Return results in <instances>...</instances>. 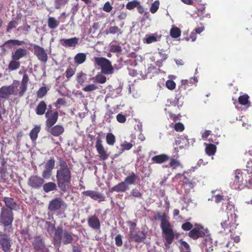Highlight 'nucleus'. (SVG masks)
Instances as JSON below:
<instances>
[{
    "label": "nucleus",
    "instance_id": "29",
    "mask_svg": "<svg viewBox=\"0 0 252 252\" xmlns=\"http://www.w3.org/2000/svg\"><path fill=\"white\" fill-rule=\"evenodd\" d=\"M29 81V76L27 74L25 73L23 75L22 80V84L20 87L21 90L19 93V96H21L23 95L27 89V86L28 82Z\"/></svg>",
    "mask_w": 252,
    "mask_h": 252
},
{
    "label": "nucleus",
    "instance_id": "46",
    "mask_svg": "<svg viewBox=\"0 0 252 252\" xmlns=\"http://www.w3.org/2000/svg\"><path fill=\"white\" fill-rule=\"evenodd\" d=\"M130 195L138 198H142V193L137 188L133 189L130 191Z\"/></svg>",
    "mask_w": 252,
    "mask_h": 252
},
{
    "label": "nucleus",
    "instance_id": "34",
    "mask_svg": "<svg viewBox=\"0 0 252 252\" xmlns=\"http://www.w3.org/2000/svg\"><path fill=\"white\" fill-rule=\"evenodd\" d=\"M206 145V148H205V152L207 155H208L209 156L214 155L215 154L216 152L217 147L216 146L213 144H206L205 143Z\"/></svg>",
    "mask_w": 252,
    "mask_h": 252
},
{
    "label": "nucleus",
    "instance_id": "49",
    "mask_svg": "<svg viewBox=\"0 0 252 252\" xmlns=\"http://www.w3.org/2000/svg\"><path fill=\"white\" fill-rule=\"evenodd\" d=\"M69 0H55V6L56 9H60L62 6L67 3Z\"/></svg>",
    "mask_w": 252,
    "mask_h": 252
},
{
    "label": "nucleus",
    "instance_id": "41",
    "mask_svg": "<svg viewBox=\"0 0 252 252\" xmlns=\"http://www.w3.org/2000/svg\"><path fill=\"white\" fill-rule=\"evenodd\" d=\"M157 41V36L155 35H148L147 34L146 35V37L143 39L144 43L146 44H150Z\"/></svg>",
    "mask_w": 252,
    "mask_h": 252
},
{
    "label": "nucleus",
    "instance_id": "31",
    "mask_svg": "<svg viewBox=\"0 0 252 252\" xmlns=\"http://www.w3.org/2000/svg\"><path fill=\"white\" fill-rule=\"evenodd\" d=\"M40 126H35L30 132L29 135L31 139L32 142L36 141L38 137V133L40 131Z\"/></svg>",
    "mask_w": 252,
    "mask_h": 252
},
{
    "label": "nucleus",
    "instance_id": "47",
    "mask_svg": "<svg viewBox=\"0 0 252 252\" xmlns=\"http://www.w3.org/2000/svg\"><path fill=\"white\" fill-rule=\"evenodd\" d=\"M47 93V90L46 87H42L37 92V97L41 98L46 94Z\"/></svg>",
    "mask_w": 252,
    "mask_h": 252
},
{
    "label": "nucleus",
    "instance_id": "37",
    "mask_svg": "<svg viewBox=\"0 0 252 252\" xmlns=\"http://www.w3.org/2000/svg\"><path fill=\"white\" fill-rule=\"evenodd\" d=\"M20 66V63L17 60H12L9 62L8 68L10 71L18 69Z\"/></svg>",
    "mask_w": 252,
    "mask_h": 252
},
{
    "label": "nucleus",
    "instance_id": "35",
    "mask_svg": "<svg viewBox=\"0 0 252 252\" xmlns=\"http://www.w3.org/2000/svg\"><path fill=\"white\" fill-rule=\"evenodd\" d=\"M86 60V55L85 53H78L74 57L75 63L78 64H80L85 62Z\"/></svg>",
    "mask_w": 252,
    "mask_h": 252
},
{
    "label": "nucleus",
    "instance_id": "19",
    "mask_svg": "<svg viewBox=\"0 0 252 252\" xmlns=\"http://www.w3.org/2000/svg\"><path fill=\"white\" fill-rule=\"evenodd\" d=\"M88 225L95 230L100 229L101 223L100 220L96 215L90 216L88 219Z\"/></svg>",
    "mask_w": 252,
    "mask_h": 252
},
{
    "label": "nucleus",
    "instance_id": "61",
    "mask_svg": "<svg viewBox=\"0 0 252 252\" xmlns=\"http://www.w3.org/2000/svg\"><path fill=\"white\" fill-rule=\"evenodd\" d=\"M117 120L120 123H124L126 121V115L119 113L117 115Z\"/></svg>",
    "mask_w": 252,
    "mask_h": 252
},
{
    "label": "nucleus",
    "instance_id": "27",
    "mask_svg": "<svg viewBox=\"0 0 252 252\" xmlns=\"http://www.w3.org/2000/svg\"><path fill=\"white\" fill-rule=\"evenodd\" d=\"M169 159V157L164 154L155 156L152 158V161L156 163L161 164L167 161Z\"/></svg>",
    "mask_w": 252,
    "mask_h": 252
},
{
    "label": "nucleus",
    "instance_id": "51",
    "mask_svg": "<svg viewBox=\"0 0 252 252\" xmlns=\"http://www.w3.org/2000/svg\"><path fill=\"white\" fill-rule=\"evenodd\" d=\"M165 86L169 90H173L176 88L175 82L172 80H167L165 83Z\"/></svg>",
    "mask_w": 252,
    "mask_h": 252
},
{
    "label": "nucleus",
    "instance_id": "28",
    "mask_svg": "<svg viewBox=\"0 0 252 252\" xmlns=\"http://www.w3.org/2000/svg\"><path fill=\"white\" fill-rule=\"evenodd\" d=\"M42 188L44 191L46 193L56 190L57 189L56 184L52 182L43 184Z\"/></svg>",
    "mask_w": 252,
    "mask_h": 252
},
{
    "label": "nucleus",
    "instance_id": "2",
    "mask_svg": "<svg viewBox=\"0 0 252 252\" xmlns=\"http://www.w3.org/2000/svg\"><path fill=\"white\" fill-rule=\"evenodd\" d=\"M157 216V219L160 221V227L165 240L164 245L167 247L173 243L175 238L173 226L169 221V217L165 213L158 212Z\"/></svg>",
    "mask_w": 252,
    "mask_h": 252
},
{
    "label": "nucleus",
    "instance_id": "14",
    "mask_svg": "<svg viewBox=\"0 0 252 252\" xmlns=\"http://www.w3.org/2000/svg\"><path fill=\"white\" fill-rule=\"evenodd\" d=\"M32 46L34 54L38 59L44 63H46L48 61V56L44 49L36 44H33Z\"/></svg>",
    "mask_w": 252,
    "mask_h": 252
},
{
    "label": "nucleus",
    "instance_id": "12",
    "mask_svg": "<svg viewBox=\"0 0 252 252\" xmlns=\"http://www.w3.org/2000/svg\"><path fill=\"white\" fill-rule=\"evenodd\" d=\"M17 87L14 85L2 86L0 88V98H7L10 95H17V93L15 92V89Z\"/></svg>",
    "mask_w": 252,
    "mask_h": 252
},
{
    "label": "nucleus",
    "instance_id": "3",
    "mask_svg": "<svg viewBox=\"0 0 252 252\" xmlns=\"http://www.w3.org/2000/svg\"><path fill=\"white\" fill-rule=\"evenodd\" d=\"M54 240L55 243H58L59 245L62 244L67 245L72 242L73 238L72 234L66 229H63L62 226H58L55 229Z\"/></svg>",
    "mask_w": 252,
    "mask_h": 252
},
{
    "label": "nucleus",
    "instance_id": "43",
    "mask_svg": "<svg viewBox=\"0 0 252 252\" xmlns=\"http://www.w3.org/2000/svg\"><path fill=\"white\" fill-rule=\"evenodd\" d=\"M75 71L76 69L75 68H72L71 66L67 67L65 71V76L67 80H69L75 74Z\"/></svg>",
    "mask_w": 252,
    "mask_h": 252
},
{
    "label": "nucleus",
    "instance_id": "58",
    "mask_svg": "<svg viewBox=\"0 0 252 252\" xmlns=\"http://www.w3.org/2000/svg\"><path fill=\"white\" fill-rule=\"evenodd\" d=\"M174 128L177 132H182L185 129L184 125L181 123H176L174 125Z\"/></svg>",
    "mask_w": 252,
    "mask_h": 252
},
{
    "label": "nucleus",
    "instance_id": "52",
    "mask_svg": "<svg viewBox=\"0 0 252 252\" xmlns=\"http://www.w3.org/2000/svg\"><path fill=\"white\" fill-rule=\"evenodd\" d=\"M181 228L184 231H190L193 228V225L190 222L187 221L182 224Z\"/></svg>",
    "mask_w": 252,
    "mask_h": 252
},
{
    "label": "nucleus",
    "instance_id": "54",
    "mask_svg": "<svg viewBox=\"0 0 252 252\" xmlns=\"http://www.w3.org/2000/svg\"><path fill=\"white\" fill-rule=\"evenodd\" d=\"M65 101L64 98H58L56 102H54L53 105L56 107L57 109L60 108L61 106L64 105Z\"/></svg>",
    "mask_w": 252,
    "mask_h": 252
},
{
    "label": "nucleus",
    "instance_id": "59",
    "mask_svg": "<svg viewBox=\"0 0 252 252\" xmlns=\"http://www.w3.org/2000/svg\"><path fill=\"white\" fill-rule=\"evenodd\" d=\"M127 224L129 226V233H131L132 232H133V231L136 230V222H133V221H127Z\"/></svg>",
    "mask_w": 252,
    "mask_h": 252
},
{
    "label": "nucleus",
    "instance_id": "4",
    "mask_svg": "<svg viewBox=\"0 0 252 252\" xmlns=\"http://www.w3.org/2000/svg\"><path fill=\"white\" fill-rule=\"evenodd\" d=\"M248 176L250 177V176L248 174H245L244 175L243 173L240 170H236L233 183L232 185V188L236 189H241L243 187L248 186V183L251 185L252 182L250 180L248 181L247 179Z\"/></svg>",
    "mask_w": 252,
    "mask_h": 252
},
{
    "label": "nucleus",
    "instance_id": "9",
    "mask_svg": "<svg viewBox=\"0 0 252 252\" xmlns=\"http://www.w3.org/2000/svg\"><path fill=\"white\" fill-rule=\"evenodd\" d=\"M44 179L42 176L40 177L37 175L31 176L28 180V185L31 188L33 189H39L44 183Z\"/></svg>",
    "mask_w": 252,
    "mask_h": 252
},
{
    "label": "nucleus",
    "instance_id": "6",
    "mask_svg": "<svg viewBox=\"0 0 252 252\" xmlns=\"http://www.w3.org/2000/svg\"><path fill=\"white\" fill-rule=\"evenodd\" d=\"M14 220V214L13 211L3 207L1 208L0 214V222L4 226H8L12 225Z\"/></svg>",
    "mask_w": 252,
    "mask_h": 252
},
{
    "label": "nucleus",
    "instance_id": "15",
    "mask_svg": "<svg viewBox=\"0 0 252 252\" xmlns=\"http://www.w3.org/2000/svg\"><path fill=\"white\" fill-rule=\"evenodd\" d=\"M58 111H47L45 113V117L47 119L46 121V128H50L57 122L58 119Z\"/></svg>",
    "mask_w": 252,
    "mask_h": 252
},
{
    "label": "nucleus",
    "instance_id": "56",
    "mask_svg": "<svg viewBox=\"0 0 252 252\" xmlns=\"http://www.w3.org/2000/svg\"><path fill=\"white\" fill-rule=\"evenodd\" d=\"M46 224L47 225L46 230L49 233H52L54 231L55 232V225L49 221H46Z\"/></svg>",
    "mask_w": 252,
    "mask_h": 252
},
{
    "label": "nucleus",
    "instance_id": "21",
    "mask_svg": "<svg viewBox=\"0 0 252 252\" xmlns=\"http://www.w3.org/2000/svg\"><path fill=\"white\" fill-rule=\"evenodd\" d=\"M46 129L52 135L56 137L61 135L64 131L63 127L62 126L58 125L55 126H52L50 128H47Z\"/></svg>",
    "mask_w": 252,
    "mask_h": 252
},
{
    "label": "nucleus",
    "instance_id": "38",
    "mask_svg": "<svg viewBox=\"0 0 252 252\" xmlns=\"http://www.w3.org/2000/svg\"><path fill=\"white\" fill-rule=\"evenodd\" d=\"M181 34V30L176 27H173L170 31V36L174 38H177L180 36Z\"/></svg>",
    "mask_w": 252,
    "mask_h": 252
},
{
    "label": "nucleus",
    "instance_id": "16",
    "mask_svg": "<svg viewBox=\"0 0 252 252\" xmlns=\"http://www.w3.org/2000/svg\"><path fill=\"white\" fill-rule=\"evenodd\" d=\"M10 237L5 234L0 235V249L4 252H10L11 247V242Z\"/></svg>",
    "mask_w": 252,
    "mask_h": 252
},
{
    "label": "nucleus",
    "instance_id": "25",
    "mask_svg": "<svg viewBox=\"0 0 252 252\" xmlns=\"http://www.w3.org/2000/svg\"><path fill=\"white\" fill-rule=\"evenodd\" d=\"M128 189L129 187H127L125 182L123 181L113 187L111 190L117 192H125Z\"/></svg>",
    "mask_w": 252,
    "mask_h": 252
},
{
    "label": "nucleus",
    "instance_id": "26",
    "mask_svg": "<svg viewBox=\"0 0 252 252\" xmlns=\"http://www.w3.org/2000/svg\"><path fill=\"white\" fill-rule=\"evenodd\" d=\"M138 179V176L133 172H131L125 178L124 182L128 187L129 185H135Z\"/></svg>",
    "mask_w": 252,
    "mask_h": 252
},
{
    "label": "nucleus",
    "instance_id": "33",
    "mask_svg": "<svg viewBox=\"0 0 252 252\" xmlns=\"http://www.w3.org/2000/svg\"><path fill=\"white\" fill-rule=\"evenodd\" d=\"M87 75L83 71H80L77 73L76 76V80L78 84L81 86H82L83 84L87 80Z\"/></svg>",
    "mask_w": 252,
    "mask_h": 252
},
{
    "label": "nucleus",
    "instance_id": "24",
    "mask_svg": "<svg viewBox=\"0 0 252 252\" xmlns=\"http://www.w3.org/2000/svg\"><path fill=\"white\" fill-rule=\"evenodd\" d=\"M2 200L4 202L6 208L10 209L12 211L17 209L18 205L13 198L9 197H4Z\"/></svg>",
    "mask_w": 252,
    "mask_h": 252
},
{
    "label": "nucleus",
    "instance_id": "60",
    "mask_svg": "<svg viewBox=\"0 0 252 252\" xmlns=\"http://www.w3.org/2000/svg\"><path fill=\"white\" fill-rule=\"evenodd\" d=\"M121 148L123 151L125 150H130L133 146L132 144L130 143H127L126 142H124V143L121 145Z\"/></svg>",
    "mask_w": 252,
    "mask_h": 252
},
{
    "label": "nucleus",
    "instance_id": "30",
    "mask_svg": "<svg viewBox=\"0 0 252 252\" xmlns=\"http://www.w3.org/2000/svg\"><path fill=\"white\" fill-rule=\"evenodd\" d=\"M24 43L23 41L17 39H10L6 41L3 44V46L8 49H11L13 46H21Z\"/></svg>",
    "mask_w": 252,
    "mask_h": 252
},
{
    "label": "nucleus",
    "instance_id": "48",
    "mask_svg": "<svg viewBox=\"0 0 252 252\" xmlns=\"http://www.w3.org/2000/svg\"><path fill=\"white\" fill-rule=\"evenodd\" d=\"M159 6V1L158 0H156L153 3H152L151 5L150 9V12L153 14L155 13L158 9Z\"/></svg>",
    "mask_w": 252,
    "mask_h": 252
},
{
    "label": "nucleus",
    "instance_id": "42",
    "mask_svg": "<svg viewBox=\"0 0 252 252\" xmlns=\"http://www.w3.org/2000/svg\"><path fill=\"white\" fill-rule=\"evenodd\" d=\"M48 27L51 29H56L59 25V22L53 17H50L48 20Z\"/></svg>",
    "mask_w": 252,
    "mask_h": 252
},
{
    "label": "nucleus",
    "instance_id": "20",
    "mask_svg": "<svg viewBox=\"0 0 252 252\" xmlns=\"http://www.w3.org/2000/svg\"><path fill=\"white\" fill-rule=\"evenodd\" d=\"M79 38L74 37L69 39H61L60 43L61 45L65 47H69L74 48L78 44Z\"/></svg>",
    "mask_w": 252,
    "mask_h": 252
},
{
    "label": "nucleus",
    "instance_id": "45",
    "mask_svg": "<svg viewBox=\"0 0 252 252\" xmlns=\"http://www.w3.org/2000/svg\"><path fill=\"white\" fill-rule=\"evenodd\" d=\"M97 88L95 84H92L86 86L82 90L85 92H90L96 90Z\"/></svg>",
    "mask_w": 252,
    "mask_h": 252
},
{
    "label": "nucleus",
    "instance_id": "23",
    "mask_svg": "<svg viewBox=\"0 0 252 252\" xmlns=\"http://www.w3.org/2000/svg\"><path fill=\"white\" fill-rule=\"evenodd\" d=\"M238 102L240 105L244 106L247 108L252 106V103L250 100V96L247 94L240 95L238 97Z\"/></svg>",
    "mask_w": 252,
    "mask_h": 252
},
{
    "label": "nucleus",
    "instance_id": "17",
    "mask_svg": "<svg viewBox=\"0 0 252 252\" xmlns=\"http://www.w3.org/2000/svg\"><path fill=\"white\" fill-rule=\"evenodd\" d=\"M64 204V202L61 197H56L49 202L48 209L51 211L60 210Z\"/></svg>",
    "mask_w": 252,
    "mask_h": 252
},
{
    "label": "nucleus",
    "instance_id": "18",
    "mask_svg": "<svg viewBox=\"0 0 252 252\" xmlns=\"http://www.w3.org/2000/svg\"><path fill=\"white\" fill-rule=\"evenodd\" d=\"M82 194L84 196L90 197L93 200H98L99 203L104 201L105 200V197L102 193L94 190H88L84 191L82 192Z\"/></svg>",
    "mask_w": 252,
    "mask_h": 252
},
{
    "label": "nucleus",
    "instance_id": "44",
    "mask_svg": "<svg viewBox=\"0 0 252 252\" xmlns=\"http://www.w3.org/2000/svg\"><path fill=\"white\" fill-rule=\"evenodd\" d=\"M139 1L137 0L129 1L126 4V8L128 10H132L139 5Z\"/></svg>",
    "mask_w": 252,
    "mask_h": 252
},
{
    "label": "nucleus",
    "instance_id": "32",
    "mask_svg": "<svg viewBox=\"0 0 252 252\" xmlns=\"http://www.w3.org/2000/svg\"><path fill=\"white\" fill-rule=\"evenodd\" d=\"M175 157L176 156H174L170 159V162L169 163L170 167H171L173 169H175L178 167L183 168V166L182 164L180 162V160L177 159L178 157L176 158H175Z\"/></svg>",
    "mask_w": 252,
    "mask_h": 252
},
{
    "label": "nucleus",
    "instance_id": "40",
    "mask_svg": "<svg viewBox=\"0 0 252 252\" xmlns=\"http://www.w3.org/2000/svg\"><path fill=\"white\" fill-rule=\"evenodd\" d=\"M106 141L108 145L113 146L116 142V137L112 133H108L106 135Z\"/></svg>",
    "mask_w": 252,
    "mask_h": 252
},
{
    "label": "nucleus",
    "instance_id": "13",
    "mask_svg": "<svg viewBox=\"0 0 252 252\" xmlns=\"http://www.w3.org/2000/svg\"><path fill=\"white\" fill-rule=\"evenodd\" d=\"M195 226V227L192 228L188 233L189 237L193 240H197L199 238L204 237L205 233L203 231V226L200 224H196Z\"/></svg>",
    "mask_w": 252,
    "mask_h": 252
},
{
    "label": "nucleus",
    "instance_id": "5",
    "mask_svg": "<svg viewBox=\"0 0 252 252\" xmlns=\"http://www.w3.org/2000/svg\"><path fill=\"white\" fill-rule=\"evenodd\" d=\"M94 61L95 63L101 67V72L104 74H111L113 73L114 68L108 59L103 57H94Z\"/></svg>",
    "mask_w": 252,
    "mask_h": 252
},
{
    "label": "nucleus",
    "instance_id": "22",
    "mask_svg": "<svg viewBox=\"0 0 252 252\" xmlns=\"http://www.w3.org/2000/svg\"><path fill=\"white\" fill-rule=\"evenodd\" d=\"M27 54V50L25 49L18 48L11 54L12 60L19 61L21 58L25 57Z\"/></svg>",
    "mask_w": 252,
    "mask_h": 252
},
{
    "label": "nucleus",
    "instance_id": "36",
    "mask_svg": "<svg viewBox=\"0 0 252 252\" xmlns=\"http://www.w3.org/2000/svg\"><path fill=\"white\" fill-rule=\"evenodd\" d=\"M186 93L185 86L182 85L179 86L178 89L176 90V98L179 100L182 97H183Z\"/></svg>",
    "mask_w": 252,
    "mask_h": 252
},
{
    "label": "nucleus",
    "instance_id": "10",
    "mask_svg": "<svg viewBox=\"0 0 252 252\" xmlns=\"http://www.w3.org/2000/svg\"><path fill=\"white\" fill-rule=\"evenodd\" d=\"M95 147L100 159L102 160H106L109 157L106 150L105 149L103 144L101 138L98 136L96 138Z\"/></svg>",
    "mask_w": 252,
    "mask_h": 252
},
{
    "label": "nucleus",
    "instance_id": "11",
    "mask_svg": "<svg viewBox=\"0 0 252 252\" xmlns=\"http://www.w3.org/2000/svg\"><path fill=\"white\" fill-rule=\"evenodd\" d=\"M55 164V160L54 158H50L47 160L44 165V170L42 171V176L45 179H49L50 178L52 170L54 168Z\"/></svg>",
    "mask_w": 252,
    "mask_h": 252
},
{
    "label": "nucleus",
    "instance_id": "63",
    "mask_svg": "<svg viewBox=\"0 0 252 252\" xmlns=\"http://www.w3.org/2000/svg\"><path fill=\"white\" fill-rule=\"evenodd\" d=\"M112 8L113 7L109 1L105 2L103 7V10L106 12H110L112 10Z\"/></svg>",
    "mask_w": 252,
    "mask_h": 252
},
{
    "label": "nucleus",
    "instance_id": "1",
    "mask_svg": "<svg viewBox=\"0 0 252 252\" xmlns=\"http://www.w3.org/2000/svg\"><path fill=\"white\" fill-rule=\"evenodd\" d=\"M59 168L57 170V185L60 190L64 193L71 187V171L67 162L62 158L59 160Z\"/></svg>",
    "mask_w": 252,
    "mask_h": 252
},
{
    "label": "nucleus",
    "instance_id": "8",
    "mask_svg": "<svg viewBox=\"0 0 252 252\" xmlns=\"http://www.w3.org/2000/svg\"><path fill=\"white\" fill-rule=\"evenodd\" d=\"M147 232L145 229L142 230H135L130 233H129V239L135 243H139L143 242L146 238Z\"/></svg>",
    "mask_w": 252,
    "mask_h": 252
},
{
    "label": "nucleus",
    "instance_id": "62",
    "mask_svg": "<svg viewBox=\"0 0 252 252\" xmlns=\"http://www.w3.org/2000/svg\"><path fill=\"white\" fill-rule=\"evenodd\" d=\"M18 25V23L15 20H12L10 21L7 26V31L9 32L11 30H12L13 28H15Z\"/></svg>",
    "mask_w": 252,
    "mask_h": 252
},
{
    "label": "nucleus",
    "instance_id": "55",
    "mask_svg": "<svg viewBox=\"0 0 252 252\" xmlns=\"http://www.w3.org/2000/svg\"><path fill=\"white\" fill-rule=\"evenodd\" d=\"M123 236L119 234H118L115 238V244L118 247H121L123 246V240H122Z\"/></svg>",
    "mask_w": 252,
    "mask_h": 252
},
{
    "label": "nucleus",
    "instance_id": "64",
    "mask_svg": "<svg viewBox=\"0 0 252 252\" xmlns=\"http://www.w3.org/2000/svg\"><path fill=\"white\" fill-rule=\"evenodd\" d=\"M47 106L44 101H41L38 104L36 110H46Z\"/></svg>",
    "mask_w": 252,
    "mask_h": 252
},
{
    "label": "nucleus",
    "instance_id": "50",
    "mask_svg": "<svg viewBox=\"0 0 252 252\" xmlns=\"http://www.w3.org/2000/svg\"><path fill=\"white\" fill-rule=\"evenodd\" d=\"M110 51L112 53H120L122 51L121 46L112 44L110 46Z\"/></svg>",
    "mask_w": 252,
    "mask_h": 252
},
{
    "label": "nucleus",
    "instance_id": "7",
    "mask_svg": "<svg viewBox=\"0 0 252 252\" xmlns=\"http://www.w3.org/2000/svg\"><path fill=\"white\" fill-rule=\"evenodd\" d=\"M32 245L34 252H49L43 237L41 235H35L33 237Z\"/></svg>",
    "mask_w": 252,
    "mask_h": 252
},
{
    "label": "nucleus",
    "instance_id": "53",
    "mask_svg": "<svg viewBox=\"0 0 252 252\" xmlns=\"http://www.w3.org/2000/svg\"><path fill=\"white\" fill-rule=\"evenodd\" d=\"M95 81L100 84H103L106 81V77L102 74H97L95 77Z\"/></svg>",
    "mask_w": 252,
    "mask_h": 252
},
{
    "label": "nucleus",
    "instance_id": "39",
    "mask_svg": "<svg viewBox=\"0 0 252 252\" xmlns=\"http://www.w3.org/2000/svg\"><path fill=\"white\" fill-rule=\"evenodd\" d=\"M106 34H116V33H121V29L117 26H110L107 30L105 31Z\"/></svg>",
    "mask_w": 252,
    "mask_h": 252
},
{
    "label": "nucleus",
    "instance_id": "57",
    "mask_svg": "<svg viewBox=\"0 0 252 252\" xmlns=\"http://www.w3.org/2000/svg\"><path fill=\"white\" fill-rule=\"evenodd\" d=\"M206 7L204 4H199L198 5L197 7V13L198 15H201L203 14L205 12Z\"/></svg>",
    "mask_w": 252,
    "mask_h": 252
}]
</instances>
